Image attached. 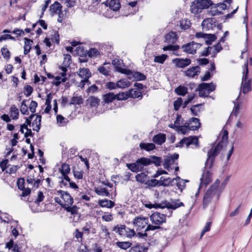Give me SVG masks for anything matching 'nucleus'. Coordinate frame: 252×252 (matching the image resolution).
Instances as JSON below:
<instances>
[{"instance_id":"1","label":"nucleus","mask_w":252,"mask_h":252,"mask_svg":"<svg viewBox=\"0 0 252 252\" xmlns=\"http://www.w3.org/2000/svg\"><path fill=\"white\" fill-rule=\"evenodd\" d=\"M181 206H184V203L179 199H172L170 202L167 200L161 201L160 203L156 204V208L164 209L166 208L168 210V213L163 214L158 212H155L150 216V220L155 225L159 226L165 222V217H169L172 214L170 210H175Z\"/></svg>"},{"instance_id":"2","label":"nucleus","mask_w":252,"mask_h":252,"mask_svg":"<svg viewBox=\"0 0 252 252\" xmlns=\"http://www.w3.org/2000/svg\"><path fill=\"white\" fill-rule=\"evenodd\" d=\"M228 132L225 130L222 136V140L215 146L213 147L207 153V159L205 162V167L211 168L213 164L215 158L219 154L224 146V142L227 139Z\"/></svg>"},{"instance_id":"3","label":"nucleus","mask_w":252,"mask_h":252,"mask_svg":"<svg viewBox=\"0 0 252 252\" xmlns=\"http://www.w3.org/2000/svg\"><path fill=\"white\" fill-rule=\"evenodd\" d=\"M78 76H76L73 82L77 87L83 88L84 85L89 82V78L92 76V74L88 68H82L79 69Z\"/></svg>"},{"instance_id":"4","label":"nucleus","mask_w":252,"mask_h":252,"mask_svg":"<svg viewBox=\"0 0 252 252\" xmlns=\"http://www.w3.org/2000/svg\"><path fill=\"white\" fill-rule=\"evenodd\" d=\"M244 69L243 75L242 79L241 92L244 94H246L252 90L251 79L248 80V74L249 72L248 69V62L247 61L243 66ZM241 94V93H240Z\"/></svg>"},{"instance_id":"5","label":"nucleus","mask_w":252,"mask_h":252,"mask_svg":"<svg viewBox=\"0 0 252 252\" xmlns=\"http://www.w3.org/2000/svg\"><path fill=\"white\" fill-rule=\"evenodd\" d=\"M58 194L60 195L62 199L59 197H55V200L63 208H64L68 207V205H72L73 203V197L67 191L60 190L58 191Z\"/></svg>"},{"instance_id":"6","label":"nucleus","mask_w":252,"mask_h":252,"mask_svg":"<svg viewBox=\"0 0 252 252\" xmlns=\"http://www.w3.org/2000/svg\"><path fill=\"white\" fill-rule=\"evenodd\" d=\"M149 160L147 158H138L136 161L132 163H127L126 166L133 172L137 173L143 170L144 166L149 165Z\"/></svg>"},{"instance_id":"7","label":"nucleus","mask_w":252,"mask_h":252,"mask_svg":"<svg viewBox=\"0 0 252 252\" xmlns=\"http://www.w3.org/2000/svg\"><path fill=\"white\" fill-rule=\"evenodd\" d=\"M112 230L122 237L131 238L134 236L135 232L133 229H130L125 225H117L113 228Z\"/></svg>"},{"instance_id":"8","label":"nucleus","mask_w":252,"mask_h":252,"mask_svg":"<svg viewBox=\"0 0 252 252\" xmlns=\"http://www.w3.org/2000/svg\"><path fill=\"white\" fill-rule=\"evenodd\" d=\"M220 195L211 189H208L206 192L203 199V208L206 209L209 204H214L219 199Z\"/></svg>"},{"instance_id":"9","label":"nucleus","mask_w":252,"mask_h":252,"mask_svg":"<svg viewBox=\"0 0 252 252\" xmlns=\"http://www.w3.org/2000/svg\"><path fill=\"white\" fill-rule=\"evenodd\" d=\"M216 89V85L213 83L200 84L197 89L199 92V96L201 97H208L209 94Z\"/></svg>"},{"instance_id":"10","label":"nucleus","mask_w":252,"mask_h":252,"mask_svg":"<svg viewBox=\"0 0 252 252\" xmlns=\"http://www.w3.org/2000/svg\"><path fill=\"white\" fill-rule=\"evenodd\" d=\"M201 46L200 43L194 41L190 42L182 46L183 51L187 53L194 54L196 53V49Z\"/></svg>"},{"instance_id":"11","label":"nucleus","mask_w":252,"mask_h":252,"mask_svg":"<svg viewBox=\"0 0 252 252\" xmlns=\"http://www.w3.org/2000/svg\"><path fill=\"white\" fill-rule=\"evenodd\" d=\"M212 181L211 173L209 171H204L201 178H200V183L199 187L198 189L197 192L195 193V196H197L199 194V190L200 188L203 186H206Z\"/></svg>"},{"instance_id":"12","label":"nucleus","mask_w":252,"mask_h":252,"mask_svg":"<svg viewBox=\"0 0 252 252\" xmlns=\"http://www.w3.org/2000/svg\"><path fill=\"white\" fill-rule=\"evenodd\" d=\"M217 20L214 18H208L204 19L202 23V27L204 30H213L216 26Z\"/></svg>"},{"instance_id":"13","label":"nucleus","mask_w":252,"mask_h":252,"mask_svg":"<svg viewBox=\"0 0 252 252\" xmlns=\"http://www.w3.org/2000/svg\"><path fill=\"white\" fill-rule=\"evenodd\" d=\"M133 223L137 229L140 230L148 224V219L144 217H137L134 219Z\"/></svg>"},{"instance_id":"14","label":"nucleus","mask_w":252,"mask_h":252,"mask_svg":"<svg viewBox=\"0 0 252 252\" xmlns=\"http://www.w3.org/2000/svg\"><path fill=\"white\" fill-rule=\"evenodd\" d=\"M200 73V68L199 66L190 67L184 71V74L188 78H194Z\"/></svg>"},{"instance_id":"15","label":"nucleus","mask_w":252,"mask_h":252,"mask_svg":"<svg viewBox=\"0 0 252 252\" xmlns=\"http://www.w3.org/2000/svg\"><path fill=\"white\" fill-rule=\"evenodd\" d=\"M172 62L178 68H185L191 63V60L189 58H176L173 59Z\"/></svg>"},{"instance_id":"16","label":"nucleus","mask_w":252,"mask_h":252,"mask_svg":"<svg viewBox=\"0 0 252 252\" xmlns=\"http://www.w3.org/2000/svg\"><path fill=\"white\" fill-rule=\"evenodd\" d=\"M112 63L116 67L117 71L119 72L126 74H129L131 72L130 70L124 68L122 67L121 65L123 63L122 60L115 59L112 61Z\"/></svg>"},{"instance_id":"17","label":"nucleus","mask_w":252,"mask_h":252,"mask_svg":"<svg viewBox=\"0 0 252 252\" xmlns=\"http://www.w3.org/2000/svg\"><path fill=\"white\" fill-rule=\"evenodd\" d=\"M60 171L62 175L61 178H63L67 182H69L70 178L68 176V174L70 173V171L69 165L66 163L63 164Z\"/></svg>"},{"instance_id":"18","label":"nucleus","mask_w":252,"mask_h":252,"mask_svg":"<svg viewBox=\"0 0 252 252\" xmlns=\"http://www.w3.org/2000/svg\"><path fill=\"white\" fill-rule=\"evenodd\" d=\"M62 9V6L58 1H55L49 7V11L52 16L57 14Z\"/></svg>"},{"instance_id":"19","label":"nucleus","mask_w":252,"mask_h":252,"mask_svg":"<svg viewBox=\"0 0 252 252\" xmlns=\"http://www.w3.org/2000/svg\"><path fill=\"white\" fill-rule=\"evenodd\" d=\"M166 141V135L164 133H159L155 135L153 138V141L156 144L161 145Z\"/></svg>"},{"instance_id":"20","label":"nucleus","mask_w":252,"mask_h":252,"mask_svg":"<svg viewBox=\"0 0 252 252\" xmlns=\"http://www.w3.org/2000/svg\"><path fill=\"white\" fill-rule=\"evenodd\" d=\"M240 93L239 94V95L237 97V98L236 99V100L233 102V103L234 104V106L233 108V109L231 112L232 115H234L235 116H237L239 112H240V109L242 105V103L241 102L239 101L240 99Z\"/></svg>"},{"instance_id":"21","label":"nucleus","mask_w":252,"mask_h":252,"mask_svg":"<svg viewBox=\"0 0 252 252\" xmlns=\"http://www.w3.org/2000/svg\"><path fill=\"white\" fill-rule=\"evenodd\" d=\"M189 129L191 130H196L200 126L199 120L196 118H192L189 124Z\"/></svg>"},{"instance_id":"22","label":"nucleus","mask_w":252,"mask_h":252,"mask_svg":"<svg viewBox=\"0 0 252 252\" xmlns=\"http://www.w3.org/2000/svg\"><path fill=\"white\" fill-rule=\"evenodd\" d=\"M199 5V2L198 0H194L190 6L191 12L193 14H198L200 13L203 9Z\"/></svg>"},{"instance_id":"23","label":"nucleus","mask_w":252,"mask_h":252,"mask_svg":"<svg viewBox=\"0 0 252 252\" xmlns=\"http://www.w3.org/2000/svg\"><path fill=\"white\" fill-rule=\"evenodd\" d=\"M148 178L149 176L144 172L138 174L135 176V179L137 182L145 185L148 182Z\"/></svg>"},{"instance_id":"24","label":"nucleus","mask_w":252,"mask_h":252,"mask_svg":"<svg viewBox=\"0 0 252 252\" xmlns=\"http://www.w3.org/2000/svg\"><path fill=\"white\" fill-rule=\"evenodd\" d=\"M177 40V37L175 32H170L165 36V41L169 44H173Z\"/></svg>"},{"instance_id":"25","label":"nucleus","mask_w":252,"mask_h":252,"mask_svg":"<svg viewBox=\"0 0 252 252\" xmlns=\"http://www.w3.org/2000/svg\"><path fill=\"white\" fill-rule=\"evenodd\" d=\"M98 203L101 207L108 208H111L115 205L114 202L107 199L99 200Z\"/></svg>"},{"instance_id":"26","label":"nucleus","mask_w":252,"mask_h":252,"mask_svg":"<svg viewBox=\"0 0 252 252\" xmlns=\"http://www.w3.org/2000/svg\"><path fill=\"white\" fill-rule=\"evenodd\" d=\"M95 192L98 195L102 196H109V193L105 188L98 187L94 189Z\"/></svg>"},{"instance_id":"27","label":"nucleus","mask_w":252,"mask_h":252,"mask_svg":"<svg viewBox=\"0 0 252 252\" xmlns=\"http://www.w3.org/2000/svg\"><path fill=\"white\" fill-rule=\"evenodd\" d=\"M147 159L149 160V165L153 163L158 166L160 165L161 163V158L155 156H150L149 158H147Z\"/></svg>"},{"instance_id":"28","label":"nucleus","mask_w":252,"mask_h":252,"mask_svg":"<svg viewBox=\"0 0 252 252\" xmlns=\"http://www.w3.org/2000/svg\"><path fill=\"white\" fill-rule=\"evenodd\" d=\"M25 45H24V54H28L32 47V44L33 43L32 40L30 39L27 37L24 38Z\"/></svg>"},{"instance_id":"29","label":"nucleus","mask_w":252,"mask_h":252,"mask_svg":"<svg viewBox=\"0 0 252 252\" xmlns=\"http://www.w3.org/2000/svg\"><path fill=\"white\" fill-rule=\"evenodd\" d=\"M109 6L113 11H118L121 7L120 0H111L109 3Z\"/></svg>"},{"instance_id":"30","label":"nucleus","mask_w":252,"mask_h":252,"mask_svg":"<svg viewBox=\"0 0 252 252\" xmlns=\"http://www.w3.org/2000/svg\"><path fill=\"white\" fill-rule=\"evenodd\" d=\"M129 97L132 98H141L142 94L137 89H131L127 91Z\"/></svg>"},{"instance_id":"31","label":"nucleus","mask_w":252,"mask_h":252,"mask_svg":"<svg viewBox=\"0 0 252 252\" xmlns=\"http://www.w3.org/2000/svg\"><path fill=\"white\" fill-rule=\"evenodd\" d=\"M139 146L141 149L147 151H150L156 148L155 145L153 143H141Z\"/></svg>"},{"instance_id":"32","label":"nucleus","mask_w":252,"mask_h":252,"mask_svg":"<svg viewBox=\"0 0 252 252\" xmlns=\"http://www.w3.org/2000/svg\"><path fill=\"white\" fill-rule=\"evenodd\" d=\"M147 248L141 245H136L130 248L129 252H147Z\"/></svg>"},{"instance_id":"33","label":"nucleus","mask_w":252,"mask_h":252,"mask_svg":"<svg viewBox=\"0 0 252 252\" xmlns=\"http://www.w3.org/2000/svg\"><path fill=\"white\" fill-rule=\"evenodd\" d=\"M104 101L106 103L112 102L116 99V95L113 93H109L103 95Z\"/></svg>"},{"instance_id":"34","label":"nucleus","mask_w":252,"mask_h":252,"mask_svg":"<svg viewBox=\"0 0 252 252\" xmlns=\"http://www.w3.org/2000/svg\"><path fill=\"white\" fill-rule=\"evenodd\" d=\"M87 55L90 58H95L100 55V52L97 49L91 48L87 51Z\"/></svg>"},{"instance_id":"35","label":"nucleus","mask_w":252,"mask_h":252,"mask_svg":"<svg viewBox=\"0 0 252 252\" xmlns=\"http://www.w3.org/2000/svg\"><path fill=\"white\" fill-rule=\"evenodd\" d=\"M10 117L13 119H17L19 116V110L15 105H12L10 108Z\"/></svg>"},{"instance_id":"36","label":"nucleus","mask_w":252,"mask_h":252,"mask_svg":"<svg viewBox=\"0 0 252 252\" xmlns=\"http://www.w3.org/2000/svg\"><path fill=\"white\" fill-rule=\"evenodd\" d=\"M132 245V243L129 242H117L116 245L119 248L126 250L129 248Z\"/></svg>"},{"instance_id":"37","label":"nucleus","mask_w":252,"mask_h":252,"mask_svg":"<svg viewBox=\"0 0 252 252\" xmlns=\"http://www.w3.org/2000/svg\"><path fill=\"white\" fill-rule=\"evenodd\" d=\"M175 92L177 94L184 96L188 93V89L185 86H180L175 89Z\"/></svg>"},{"instance_id":"38","label":"nucleus","mask_w":252,"mask_h":252,"mask_svg":"<svg viewBox=\"0 0 252 252\" xmlns=\"http://www.w3.org/2000/svg\"><path fill=\"white\" fill-rule=\"evenodd\" d=\"M41 118L42 117L41 115H36V119L33 121L32 124V126L36 125V128H33V130L37 132L39 130L40 128Z\"/></svg>"},{"instance_id":"39","label":"nucleus","mask_w":252,"mask_h":252,"mask_svg":"<svg viewBox=\"0 0 252 252\" xmlns=\"http://www.w3.org/2000/svg\"><path fill=\"white\" fill-rule=\"evenodd\" d=\"M191 23L190 21L187 19H182L180 21V28L184 30L189 29Z\"/></svg>"},{"instance_id":"40","label":"nucleus","mask_w":252,"mask_h":252,"mask_svg":"<svg viewBox=\"0 0 252 252\" xmlns=\"http://www.w3.org/2000/svg\"><path fill=\"white\" fill-rule=\"evenodd\" d=\"M67 212H70L72 215L77 214L79 208L76 205H68L64 208Z\"/></svg>"},{"instance_id":"41","label":"nucleus","mask_w":252,"mask_h":252,"mask_svg":"<svg viewBox=\"0 0 252 252\" xmlns=\"http://www.w3.org/2000/svg\"><path fill=\"white\" fill-rule=\"evenodd\" d=\"M202 106V104H198L192 106L190 109L192 114L194 116H198L200 112Z\"/></svg>"},{"instance_id":"42","label":"nucleus","mask_w":252,"mask_h":252,"mask_svg":"<svg viewBox=\"0 0 252 252\" xmlns=\"http://www.w3.org/2000/svg\"><path fill=\"white\" fill-rule=\"evenodd\" d=\"M172 182L173 180L170 178H165L161 177L159 180V185L168 186L170 185Z\"/></svg>"},{"instance_id":"43","label":"nucleus","mask_w":252,"mask_h":252,"mask_svg":"<svg viewBox=\"0 0 252 252\" xmlns=\"http://www.w3.org/2000/svg\"><path fill=\"white\" fill-rule=\"evenodd\" d=\"M129 81L126 79H121L117 82L118 88H125L129 87Z\"/></svg>"},{"instance_id":"44","label":"nucleus","mask_w":252,"mask_h":252,"mask_svg":"<svg viewBox=\"0 0 252 252\" xmlns=\"http://www.w3.org/2000/svg\"><path fill=\"white\" fill-rule=\"evenodd\" d=\"M198 1L202 9L208 8L213 4L211 0H198Z\"/></svg>"},{"instance_id":"45","label":"nucleus","mask_w":252,"mask_h":252,"mask_svg":"<svg viewBox=\"0 0 252 252\" xmlns=\"http://www.w3.org/2000/svg\"><path fill=\"white\" fill-rule=\"evenodd\" d=\"M187 147L189 145L193 144L196 146H198V139L195 136H190L189 137H187Z\"/></svg>"},{"instance_id":"46","label":"nucleus","mask_w":252,"mask_h":252,"mask_svg":"<svg viewBox=\"0 0 252 252\" xmlns=\"http://www.w3.org/2000/svg\"><path fill=\"white\" fill-rule=\"evenodd\" d=\"M220 183V181L219 179L216 180L215 182L211 186L209 189H211V191L215 192L216 193L220 195V191L218 189V187Z\"/></svg>"},{"instance_id":"47","label":"nucleus","mask_w":252,"mask_h":252,"mask_svg":"<svg viewBox=\"0 0 252 252\" xmlns=\"http://www.w3.org/2000/svg\"><path fill=\"white\" fill-rule=\"evenodd\" d=\"M167 58V55L162 54L159 56H156L154 58V62L159 63H163Z\"/></svg>"},{"instance_id":"48","label":"nucleus","mask_w":252,"mask_h":252,"mask_svg":"<svg viewBox=\"0 0 252 252\" xmlns=\"http://www.w3.org/2000/svg\"><path fill=\"white\" fill-rule=\"evenodd\" d=\"M221 12L218 10L217 7H211V9L207 11V15L210 16H214L216 15H220Z\"/></svg>"},{"instance_id":"49","label":"nucleus","mask_w":252,"mask_h":252,"mask_svg":"<svg viewBox=\"0 0 252 252\" xmlns=\"http://www.w3.org/2000/svg\"><path fill=\"white\" fill-rule=\"evenodd\" d=\"M66 78L65 77L57 76L55 78V80L52 82L54 85L56 86H59L62 82H65L66 81Z\"/></svg>"},{"instance_id":"50","label":"nucleus","mask_w":252,"mask_h":252,"mask_svg":"<svg viewBox=\"0 0 252 252\" xmlns=\"http://www.w3.org/2000/svg\"><path fill=\"white\" fill-rule=\"evenodd\" d=\"M206 36L205 43L207 45L212 44V42L217 39L216 36L214 34H207Z\"/></svg>"},{"instance_id":"51","label":"nucleus","mask_w":252,"mask_h":252,"mask_svg":"<svg viewBox=\"0 0 252 252\" xmlns=\"http://www.w3.org/2000/svg\"><path fill=\"white\" fill-rule=\"evenodd\" d=\"M116 99L118 100H126L128 98V92H122L119 93L118 94H115Z\"/></svg>"},{"instance_id":"52","label":"nucleus","mask_w":252,"mask_h":252,"mask_svg":"<svg viewBox=\"0 0 252 252\" xmlns=\"http://www.w3.org/2000/svg\"><path fill=\"white\" fill-rule=\"evenodd\" d=\"M88 101L92 107L96 106L99 102V99L94 96L90 97Z\"/></svg>"},{"instance_id":"53","label":"nucleus","mask_w":252,"mask_h":252,"mask_svg":"<svg viewBox=\"0 0 252 252\" xmlns=\"http://www.w3.org/2000/svg\"><path fill=\"white\" fill-rule=\"evenodd\" d=\"M26 100L22 101L20 111L22 114L24 115H28L29 114L28 107L26 104Z\"/></svg>"},{"instance_id":"54","label":"nucleus","mask_w":252,"mask_h":252,"mask_svg":"<svg viewBox=\"0 0 252 252\" xmlns=\"http://www.w3.org/2000/svg\"><path fill=\"white\" fill-rule=\"evenodd\" d=\"M212 47V57H215L216 54L222 50V47L220 42H218L216 45L213 46Z\"/></svg>"},{"instance_id":"55","label":"nucleus","mask_w":252,"mask_h":252,"mask_svg":"<svg viewBox=\"0 0 252 252\" xmlns=\"http://www.w3.org/2000/svg\"><path fill=\"white\" fill-rule=\"evenodd\" d=\"M189 130V126H178V128L176 129V131L181 132L183 134H186Z\"/></svg>"},{"instance_id":"56","label":"nucleus","mask_w":252,"mask_h":252,"mask_svg":"<svg viewBox=\"0 0 252 252\" xmlns=\"http://www.w3.org/2000/svg\"><path fill=\"white\" fill-rule=\"evenodd\" d=\"M135 79L138 81H142L146 79V76L142 73L139 72H135L133 74Z\"/></svg>"},{"instance_id":"57","label":"nucleus","mask_w":252,"mask_h":252,"mask_svg":"<svg viewBox=\"0 0 252 252\" xmlns=\"http://www.w3.org/2000/svg\"><path fill=\"white\" fill-rule=\"evenodd\" d=\"M211 225H212V222H211V221L207 222L206 223V224H205V226L204 227V228L202 231V232L201 233L200 238H201L203 237L204 234L206 232L210 231Z\"/></svg>"},{"instance_id":"58","label":"nucleus","mask_w":252,"mask_h":252,"mask_svg":"<svg viewBox=\"0 0 252 252\" xmlns=\"http://www.w3.org/2000/svg\"><path fill=\"white\" fill-rule=\"evenodd\" d=\"M172 162H173L172 160V158H170L169 156L166 157L164 159V163L163 164L164 168H166L167 169L169 167L170 165Z\"/></svg>"},{"instance_id":"59","label":"nucleus","mask_w":252,"mask_h":252,"mask_svg":"<svg viewBox=\"0 0 252 252\" xmlns=\"http://www.w3.org/2000/svg\"><path fill=\"white\" fill-rule=\"evenodd\" d=\"M182 99L178 98L174 102V109L175 111H178L182 104Z\"/></svg>"},{"instance_id":"60","label":"nucleus","mask_w":252,"mask_h":252,"mask_svg":"<svg viewBox=\"0 0 252 252\" xmlns=\"http://www.w3.org/2000/svg\"><path fill=\"white\" fill-rule=\"evenodd\" d=\"M1 53L4 58L6 59L7 60H9L10 56V53L9 51L6 48H1Z\"/></svg>"},{"instance_id":"61","label":"nucleus","mask_w":252,"mask_h":252,"mask_svg":"<svg viewBox=\"0 0 252 252\" xmlns=\"http://www.w3.org/2000/svg\"><path fill=\"white\" fill-rule=\"evenodd\" d=\"M179 49V46L173 45L172 44L165 46L163 48L164 51L170 50V51H176Z\"/></svg>"},{"instance_id":"62","label":"nucleus","mask_w":252,"mask_h":252,"mask_svg":"<svg viewBox=\"0 0 252 252\" xmlns=\"http://www.w3.org/2000/svg\"><path fill=\"white\" fill-rule=\"evenodd\" d=\"M37 106V103L34 100H32L31 102L30 106H29V109L30 111L33 113L35 112L36 108Z\"/></svg>"},{"instance_id":"63","label":"nucleus","mask_w":252,"mask_h":252,"mask_svg":"<svg viewBox=\"0 0 252 252\" xmlns=\"http://www.w3.org/2000/svg\"><path fill=\"white\" fill-rule=\"evenodd\" d=\"M158 184H159V180L158 181L156 179H151L149 180V178H148V182H147L146 185L148 186L151 187H155Z\"/></svg>"},{"instance_id":"64","label":"nucleus","mask_w":252,"mask_h":252,"mask_svg":"<svg viewBox=\"0 0 252 252\" xmlns=\"http://www.w3.org/2000/svg\"><path fill=\"white\" fill-rule=\"evenodd\" d=\"M100 229L101 231V233L103 234V236L105 238L109 237L110 233L109 232L106 226L101 225Z\"/></svg>"}]
</instances>
